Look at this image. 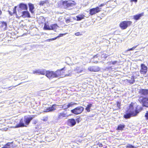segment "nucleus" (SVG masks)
I'll return each mask as SVG.
<instances>
[{"label": "nucleus", "instance_id": "nucleus-1", "mask_svg": "<svg viewBox=\"0 0 148 148\" xmlns=\"http://www.w3.org/2000/svg\"><path fill=\"white\" fill-rule=\"evenodd\" d=\"M62 5L64 8L70 10L75 5L76 3L73 1H65L62 2Z\"/></svg>", "mask_w": 148, "mask_h": 148}, {"label": "nucleus", "instance_id": "nucleus-2", "mask_svg": "<svg viewBox=\"0 0 148 148\" xmlns=\"http://www.w3.org/2000/svg\"><path fill=\"white\" fill-rule=\"evenodd\" d=\"M84 110V108L81 106H79L71 110V112L72 113L77 115L81 113Z\"/></svg>", "mask_w": 148, "mask_h": 148}, {"label": "nucleus", "instance_id": "nucleus-3", "mask_svg": "<svg viewBox=\"0 0 148 148\" xmlns=\"http://www.w3.org/2000/svg\"><path fill=\"white\" fill-rule=\"evenodd\" d=\"M138 101L142 104L143 106L148 107V97H141L138 99Z\"/></svg>", "mask_w": 148, "mask_h": 148}, {"label": "nucleus", "instance_id": "nucleus-4", "mask_svg": "<svg viewBox=\"0 0 148 148\" xmlns=\"http://www.w3.org/2000/svg\"><path fill=\"white\" fill-rule=\"evenodd\" d=\"M128 111L132 113L136 114V115H137L139 113V111L138 110L137 108L136 107L134 108V103H131L130 104Z\"/></svg>", "mask_w": 148, "mask_h": 148}, {"label": "nucleus", "instance_id": "nucleus-5", "mask_svg": "<svg viewBox=\"0 0 148 148\" xmlns=\"http://www.w3.org/2000/svg\"><path fill=\"white\" fill-rule=\"evenodd\" d=\"M132 23V22L130 21H123L120 23V26L121 29H125L128 26H130Z\"/></svg>", "mask_w": 148, "mask_h": 148}, {"label": "nucleus", "instance_id": "nucleus-6", "mask_svg": "<svg viewBox=\"0 0 148 148\" xmlns=\"http://www.w3.org/2000/svg\"><path fill=\"white\" fill-rule=\"evenodd\" d=\"M77 103L74 102H71L68 103V104H65L63 105L60 106V107H61L65 111H67L68 108L72 107L75 105L77 104Z\"/></svg>", "mask_w": 148, "mask_h": 148}, {"label": "nucleus", "instance_id": "nucleus-7", "mask_svg": "<svg viewBox=\"0 0 148 148\" xmlns=\"http://www.w3.org/2000/svg\"><path fill=\"white\" fill-rule=\"evenodd\" d=\"M101 8H100L98 7H97L95 8L91 9L90 10V14L92 15L97 13H98L101 11Z\"/></svg>", "mask_w": 148, "mask_h": 148}, {"label": "nucleus", "instance_id": "nucleus-8", "mask_svg": "<svg viewBox=\"0 0 148 148\" xmlns=\"http://www.w3.org/2000/svg\"><path fill=\"white\" fill-rule=\"evenodd\" d=\"M46 76L49 79L56 77L55 72L53 71H47Z\"/></svg>", "mask_w": 148, "mask_h": 148}, {"label": "nucleus", "instance_id": "nucleus-9", "mask_svg": "<svg viewBox=\"0 0 148 148\" xmlns=\"http://www.w3.org/2000/svg\"><path fill=\"white\" fill-rule=\"evenodd\" d=\"M141 69L140 71V72L141 74H146L147 71V67L144 64H141Z\"/></svg>", "mask_w": 148, "mask_h": 148}, {"label": "nucleus", "instance_id": "nucleus-10", "mask_svg": "<svg viewBox=\"0 0 148 148\" xmlns=\"http://www.w3.org/2000/svg\"><path fill=\"white\" fill-rule=\"evenodd\" d=\"M57 106L56 104H53L51 107L47 108L46 109H45L44 112H49L54 111L56 109Z\"/></svg>", "mask_w": 148, "mask_h": 148}, {"label": "nucleus", "instance_id": "nucleus-11", "mask_svg": "<svg viewBox=\"0 0 148 148\" xmlns=\"http://www.w3.org/2000/svg\"><path fill=\"white\" fill-rule=\"evenodd\" d=\"M100 68L97 66H92L88 68V70L91 71L96 72L100 70Z\"/></svg>", "mask_w": 148, "mask_h": 148}, {"label": "nucleus", "instance_id": "nucleus-12", "mask_svg": "<svg viewBox=\"0 0 148 148\" xmlns=\"http://www.w3.org/2000/svg\"><path fill=\"white\" fill-rule=\"evenodd\" d=\"M19 8H20V10H27L28 9V7L27 5L23 3H20L19 5Z\"/></svg>", "mask_w": 148, "mask_h": 148}, {"label": "nucleus", "instance_id": "nucleus-13", "mask_svg": "<svg viewBox=\"0 0 148 148\" xmlns=\"http://www.w3.org/2000/svg\"><path fill=\"white\" fill-rule=\"evenodd\" d=\"M139 93L142 95L147 96L148 95V89H142L139 90Z\"/></svg>", "mask_w": 148, "mask_h": 148}, {"label": "nucleus", "instance_id": "nucleus-14", "mask_svg": "<svg viewBox=\"0 0 148 148\" xmlns=\"http://www.w3.org/2000/svg\"><path fill=\"white\" fill-rule=\"evenodd\" d=\"M21 13V16L23 17L30 18L31 17L30 14L27 10L23 11Z\"/></svg>", "mask_w": 148, "mask_h": 148}, {"label": "nucleus", "instance_id": "nucleus-15", "mask_svg": "<svg viewBox=\"0 0 148 148\" xmlns=\"http://www.w3.org/2000/svg\"><path fill=\"white\" fill-rule=\"evenodd\" d=\"M76 124V121L75 119H69L68 120V125L70 126H73Z\"/></svg>", "mask_w": 148, "mask_h": 148}, {"label": "nucleus", "instance_id": "nucleus-16", "mask_svg": "<svg viewBox=\"0 0 148 148\" xmlns=\"http://www.w3.org/2000/svg\"><path fill=\"white\" fill-rule=\"evenodd\" d=\"M136 116V114L128 112L124 115L123 117L126 119H128L130 118L131 116Z\"/></svg>", "mask_w": 148, "mask_h": 148}, {"label": "nucleus", "instance_id": "nucleus-17", "mask_svg": "<svg viewBox=\"0 0 148 148\" xmlns=\"http://www.w3.org/2000/svg\"><path fill=\"white\" fill-rule=\"evenodd\" d=\"M33 119L32 117L25 116L24 118V122H25V124L26 125H28Z\"/></svg>", "mask_w": 148, "mask_h": 148}, {"label": "nucleus", "instance_id": "nucleus-18", "mask_svg": "<svg viewBox=\"0 0 148 148\" xmlns=\"http://www.w3.org/2000/svg\"><path fill=\"white\" fill-rule=\"evenodd\" d=\"M65 69V68H63L62 69L60 70H58L55 72V74L56 76V77H57L60 76L62 74L61 71Z\"/></svg>", "mask_w": 148, "mask_h": 148}, {"label": "nucleus", "instance_id": "nucleus-19", "mask_svg": "<svg viewBox=\"0 0 148 148\" xmlns=\"http://www.w3.org/2000/svg\"><path fill=\"white\" fill-rule=\"evenodd\" d=\"M65 34H59V36H58L57 37H56L54 38L47 39V40H46V41L47 42H50L51 41L57 39L58 38L60 37L63 36L65 35Z\"/></svg>", "mask_w": 148, "mask_h": 148}, {"label": "nucleus", "instance_id": "nucleus-20", "mask_svg": "<svg viewBox=\"0 0 148 148\" xmlns=\"http://www.w3.org/2000/svg\"><path fill=\"white\" fill-rule=\"evenodd\" d=\"M144 15V13L143 12L139 14L134 15V18L136 20H138L139 19L140 17Z\"/></svg>", "mask_w": 148, "mask_h": 148}, {"label": "nucleus", "instance_id": "nucleus-21", "mask_svg": "<svg viewBox=\"0 0 148 148\" xmlns=\"http://www.w3.org/2000/svg\"><path fill=\"white\" fill-rule=\"evenodd\" d=\"M24 120L23 119H21L20 121V123L19 124L17 125L16 126V127H23L24 126H26L25 125V124L24 123Z\"/></svg>", "mask_w": 148, "mask_h": 148}, {"label": "nucleus", "instance_id": "nucleus-22", "mask_svg": "<svg viewBox=\"0 0 148 148\" xmlns=\"http://www.w3.org/2000/svg\"><path fill=\"white\" fill-rule=\"evenodd\" d=\"M67 116L66 114L64 113H61L59 114L58 117V119H62L64 117H66Z\"/></svg>", "mask_w": 148, "mask_h": 148}, {"label": "nucleus", "instance_id": "nucleus-23", "mask_svg": "<svg viewBox=\"0 0 148 148\" xmlns=\"http://www.w3.org/2000/svg\"><path fill=\"white\" fill-rule=\"evenodd\" d=\"M28 5L30 11L32 13H33L34 12L33 10L34 8V5L32 3H29L28 4Z\"/></svg>", "mask_w": 148, "mask_h": 148}, {"label": "nucleus", "instance_id": "nucleus-24", "mask_svg": "<svg viewBox=\"0 0 148 148\" xmlns=\"http://www.w3.org/2000/svg\"><path fill=\"white\" fill-rule=\"evenodd\" d=\"M58 27L57 24H51L50 25V29L51 30H54L56 29Z\"/></svg>", "mask_w": 148, "mask_h": 148}, {"label": "nucleus", "instance_id": "nucleus-25", "mask_svg": "<svg viewBox=\"0 0 148 148\" xmlns=\"http://www.w3.org/2000/svg\"><path fill=\"white\" fill-rule=\"evenodd\" d=\"M99 55L98 54H97L93 56V58L94 59V63H97L98 62V60H99L98 57H99Z\"/></svg>", "mask_w": 148, "mask_h": 148}, {"label": "nucleus", "instance_id": "nucleus-26", "mask_svg": "<svg viewBox=\"0 0 148 148\" xmlns=\"http://www.w3.org/2000/svg\"><path fill=\"white\" fill-rule=\"evenodd\" d=\"M93 106V105L91 103H89L87 105V106L85 108V110L87 112H90V109Z\"/></svg>", "mask_w": 148, "mask_h": 148}, {"label": "nucleus", "instance_id": "nucleus-27", "mask_svg": "<svg viewBox=\"0 0 148 148\" xmlns=\"http://www.w3.org/2000/svg\"><path fill=\"white\" fill-rule=\"evenodd\" d=\"M84 17H85V16L83 14L78 15L76 16L77 20L78 21H80L84 18Z\"/></svg>", "mask_w": 148, "mask_h": 148}, {"label": "nucleus", "instance_id": "nucleus-28", "mask_svg": "<svg viewBox=\"0 0 148 148\" xmlns=\"http://www.w3.org/2000/svg\"><path fill=\"white\" fill-rule=\"evenodd\" d=\"M125 125H124L120 124L118 126L117 128V130H121L125 127Z\"/></svg>", "mask_w": 148, "mask_h": 148}, {"label": "nucleus", "instance_id": "nucleus-29", "mask_svg": "<svg viewBox=\"0 0 148 148\" xmlns=\"http://www.w3.org/2000/svg\"><path fill=\"white\" fill-rule=\"evenodd\" d=\"M39 75H45L47 73V71L45 70L42 69H40V72H39Z\"/></svg>", "mask_w": 148, "mask_h": 148}, {"label": "nucleus", "instance_id": "nucleus-30", "mask_svg": "<svg viewBox=\"0 0 148 148\" xmlns=\"http://www.w3.org/2000/svg\"><path fill=\"white\" fill-rule=\"evenodd\" d=\"M12 142L11 143H8L5 145L1 148H10L11 147V144H12Z\"/></svg>", "mask_w": 148, "mask_h": 148}, {"label": "nucleus", "instance_id": "nucleus-31", "mask_svg": "<svg viewBox=\"0 0 148 148\" xmlns=\"http://www.w3.org/2000/svg\"><path fill=\"white\" fill-rule=\"evenodd\" d=\"M49 3V2L48 0H45V1H40V2L39 5H40L43 6L45 4V3Z\"/></svg>", "mask_w": 148, "mask_h": 148}, {"label": "nucleus", "instance_id": "nucleus-32", "mask_svg": "<svg viewBox=\"0 0 148 148\" xmlns=\"http://www.w3.org/2000/svg\"><path fill=\"white\" fill-rule=\"evenodd\" d=\"M83 70L82 69H81L80 67H77L75 70V71L77 73H81L83 71Z\"/></svg>", "mask_w": 148, "mask_h": 148}, {"label": "nucleus", "instance_id": "nucleus-33", "mask_svg": "<svg viewBox=\"0 0 148 148\" xmlns=\"http://www.w3.org/2000/svg\"><path fill=\"white\" fill-rule=\"evenodd\" d=\"M44 29L45 30H51L50 27L48 25L45 24Z\"/></svg>", "mask_w": 148, "mask_h": 148}, {"label": "nucleus", "instance_id": "nucleus-34", "mask_svg": "<svg viewBox=\"0 0 148 148\" xmlns=\"http://www.w3.org/2000/svg\"><path fill=\"white\" fill-rule=\"evenodd\" d=\"M40 69L33 71V74L36 73L37 74L39 75Z\"/></svg>", "mask_w": 148, "mask_h": 148}, {"label": "nucleus", "instance_id": "nucleus-35", "mask_svg": "<svg viewBox=\"0 0 148 148\" xmlns=\"http://www.w3.org/2000/svg\"><path fill=\"white\" fill-rule=\"evenodd\" d=\"M126 148H134V146L133 145H132L131 144H129L128 145H127L126 146Z\"/></svg>", "mask_w": 148, "mask_h": 148}, {"label": "nucleus", "instance_id": "nucleus-36", "mask_svg": "<svg viewBox=\"0 0 148 148\" xmlns=\"http://www.w3.org/2000/svg\"><path fill=\"white\" fill-rule=\"evenodd\" d=\"M137 46V45L136 46L133 47L132 48H131L130 49H129L127 50L128 51H132L134 49H135V48H136Z\"/></svg>", "mask_w": 148, "mask_h": 148}, {"label": "nucleus", "instance_id": "nucleus-37", "mask_svg": "<svg viewBox=\"0 0 148 148\" xmlns=\"http://www.w3.org/2000/svg\"><path fill=\"white\" fill-rule=\"evenodd\" d=\"M120 106H121L120 103L119 102L117 101V107H118V108L119 109H120Z\"/></svg>", "mask_w": 148, "mask_h": 148}, {"label": "nucleus", "instance_id": "nucleus-38", "mask_svg": "<svg viewBox=\"0 0 148 148\" xmlns=\"http://www.w3.org/2000/svg\"><path fill=\"white\" fill-rule=\"evenodd\" d=\"M145 116L146 119L148 120V111H147L145 113Z\"/></svg>", "mask_w": 148, "mask_h": 148}, {"label": "nucleus", "instance_id": "nucleus-39", "mask_svg": "<svg viewBox=\"0 0 148 148\" xmlns=\"http://www.w3.org/2000/svg\"><path fill=\"white\" fill-rule=\"evenodd\" d=\"M75 34L76 36H79L82 35V34L79 32L75 33Z\"/></svg>", "mask_w": 148, "mask_h": 148}, {"label": "nucleus", "instance_id": "nucleus-40", "mask_svg": "<svg viewBox=\"0 0 148 148\" xmlns=\"http://www.w3.org/2000/svg\"><path fill=\"white\" fill-rule=\"evenodd\" d=\"M66 23H68L70 22V19H67L66 20Z\"/></svg>", "mask_w": 148, "mask_h": 148}, {"label": "nucleus", "instance_id": "nucleus-41", "mask_svg": "<svg viewBox=\"0 0 148 148\" xmlns=\"http://www.w3.org/2000/svg\"><path fill=\"white\" fill-rule=\"evenodd\" d=\"M2 23L3 24V25H4L5 27H7V24L5 22H4V21H3L2 22Z\"/></svg>", "mask_w": 148, "mask_h": 148}, {"label": "nucleus", "instance_id": "nucleus-42", "mask_svg": "<svg viewBox=\"0 0 148 148\" xmlns=\"http://www.w3.org/2000/svg\"><path fill=\"white\" fill-rule=\"evenodd\" d=\"M117 62V61H115L111 62L112 64L114 65L115 64H116V63Z\"/></svg>", "mask_w": 148, "mask_h": 148}, {"label": "nucleus", "instance_id": "nucleus-43", "mask_svg": "<svg viewBox=\"0 0 148 148\" xmlns=\"http://www.w3.org/2000/svg\"><path fill=\"white\" fill-rule=\"evenodd\" d=\"M106 4V3H103L101 4H100V5H99V7H102L103 6H104Z\"/></svg>", "mask_w": 148, "mask_h": 148}, {"label": "nucleus", "instance_id": "nucleus-44", "mask_svg": "<svg viewBox=\"0 0 148 148\" xmlns=\"http://www.w3.org/2000/svg\"><path fill=\"white\" fill-rule=\"evenodd\" d=\"M42 120L45 121H46L47 120V117H45V118L44 117V118H43V119H42Z\"/></svg>", "mask_w": 148, "mask_h": 148}, {"label": "nucleus", "instance_id": "nucleus-45", "mask_svg": "<svg viewBox=\"0 0 148 148\" xmlns=\"http://www.w3.org/2000/svg\"><path fill=\"white\" fill-rule=\"evenodd\" d=\"M130 2H134L135 3H136L137 2L138 0H130Z\"/></svg>", "mask_w": 148, "mask_h": 148}, {"label": "nucleus", "instance_id": "nucleus-46", "mask_svg": "<svg viewBox=\"0 0 148 148\" xmlns=\"http://www.w3.org/2000/svg\"><path fill=\"white\" fill-rule=\"evenodd\" d=\"M13 14H16V10H15L13 9Z\"/></svg>", "mask_w": 148, "mask_h": 148}, {"label": "nucleus", "instance_id": "nucleus-47", "mask_svg": "<svg viewBox=\"0 0 148 148\" xmlns=\"http://www.w3.org/2000/svg\"><path fill=\"white\" fill-rule=\"evenodd\" d=\"M79 119H80L79 118H77L76 119V121H76L77 122V123H78L79 122Z\"/></svg>", "mask_w": 148, "mask_h": 148}, {"label": "nucleus", "instance_id": "nucleus-48", "mask_svg": "<svg viewBox=\"0 0 148 148\" xmlns=\"http://www.w3.org/2000/svg\"><path fill=\"white\" fill-rule=\"evenodd\" d=\"M8 12H9V14H10V15H11V16L12 15V13L11 11H9Z\"/></svg>", "mask_w": 148, "mask_h": 148}, {"label": "nucleus", "instance_id": "nucleus-49", "mask_svg": "<svg viewBox=\"0 0 148 148\" xmlns=\"http://www.w3.org/2000/svg\"><path fill=\"white\" fill-rule=\"evenodd\" d=\"M37 122V121L35 120V121H34V123L35 124H36Z\"/></svg>", "mask_w": 148, "mask_h": 148}, {"label": "nucleus", "instance_id": "nucleus-50", "mask_svg": "<svg viewBox=\"0 0 148 148\" xmlns=\"http://www.w3.org/2000/svg\"><path fill=\"white\" fill-rule=\"evenodd\" d=\"M21 83H20L19 84H18L17 85H16V86H14V87H16V86H18V85H20V84H21Z\"/></svg>", "mask_w": 148, "mask_h": 148}, {"label": "nucleus", "instance_id": "nucleus-51", "mask_svg": "<svg viewBox=\"0 0 148 148\" xmlns=\"http://www.w3.org/2000/svg\"><path fill=\"white\" fill-rule=\"evenodd\" d=\"M16 8H17V6H15L14 7V8L13 9L15 10H16Z\"/></svg>", "mask_w": 148, "mask_h": 148}, {"label": "nucleus", "instance_id": "nucleus-52", "mask_svg": "<svg viewBox=\"0 0 148 148\" xmlns=\"http://www.w3.org/2000/svg\"><path fill=\"white\" fill-rule=\"evenodd\" d=\"M103 146V145L102 144H100L99 145V147H102Z\"/></svg>", "mask_w": 148, "mask_h": 148}, {"label": "nucleus", "instance_id": "nucleus-53", "mask_svg": "<svg viewBox=\"0 0 148 148\" xmlns=\"http://www.w3.org/2000/svg\"><path fill=\"white\" fill-rule=\"evenodd\" d=\"M17 10H18V11L19 12V11H20V10H18V9H17Z\"/></svg>", "mask_w": 148, "mask_h": 148}, {"label": "nucleus", "instance_id": "nucleus-54", "mask_svg": "<svg viewBox=\"0 0 148 148\" xmlns=\"http://www.w3.org/2000/svg\"><path fill=\"white\" fill-rule=\"evenodd\" d=\"M10 87H9L8 88H10Z\"/></svg>", "mask_w": 148, "mask_h": 148}]
</instances>
